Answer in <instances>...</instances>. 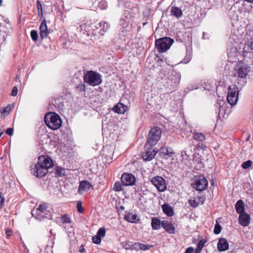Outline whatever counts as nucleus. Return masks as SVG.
Masks as SVG:
<instances>
[{
	"instance_id": "ea45409f",
	"label": "nucleus",
	"mask_w": 253,
	"mask_h": 253,
	"mask_svg": "<svg viewBox=\"0 0 253 253\" xmlns=\"http://www.w3.org/2000/svg\"><path fill=\"white\" fill-rule=\"evenodd\" d=\"M99 7L101 9H106L107 7V3L105 1H102L99 4Z\"/></svg>"
},
{
	"instance_id": "7ed1b4c3",
	"label": "nucleus",
	"mask_w": 253,
	"mask_h": 253,
	"mask_svg": "<svg viewBox=\"0 0 253 253\" xmlns=\"http://www.w3.org/2000/svg\"><path fill=\"white\" fill-rule=\"evenodd\" d=\"M162 135V130L158 126L152 127L149 130L147 140L145 146L149 145L150 147L155 145L160 140Z\"/></svg>"
},
{
	"instance_id": "4c0bfd02",
	"label": "nucleus",
	"mask_w": 253,
	"mask_h": 253,
	"mask_svg": "<svg viewBox=\"0 0 253 253\" xmlns=\"http://www.w3.org/2000/svg\"><path fill=\"white\" fill-rule=\"evenodd\" d=\"M101 237L96 235L92 237V242L96 244H98L101 242Z\"/></svg>"
},
{
	"instance_id": "49530a36",
	"label": "nucleus",
	"mask_w": 253,
	"mask_h": 253,
	"mask_svg": "<svg viewBox=\"0 0 253 253\" xmlns=\"http://www.w3.org/2000/svg\"><path fill=\"white\" fill-rule=\"evenodd\" d=\"M17 92L18 88L16 86H14L12 90L11 95H12L13 96H15L17 95Z\"/></svg>"
},
{
	"instance_id": "393cba45",
	"label": "nucleus",
	"mask_w": 253,
	"mask_h": 253,
	"mask_svg": "<svg viewBox=\"0 0 253 253\" xmlns=\"http://www.w3.org/2000/svg\"><path fill=\"white\" fill-rule=\"evenodd\" d=\"M156 155V153L154 151L152 152H146L145 154L143 156V158L145 161H150L152 160Z\"/></svg>"
},
{
	"instance_id": "72a5a7b5",
	"label": "nucleus",
	"mask_w": 253,
	"mask_h": 253,
	"mask_svg": "<svg viewBox=\"0 0 253 253\" xmlns=\"http://www.w3.org/2000/svg\"><path fill=\"white\" fill-rule=\"evenodd\" d=\"M252 161L251 160H248L242 164V167L244 169H248L249 167H250L252 165Z\"/></svg>"
},
{
	"instance_id": "a211bd4d",
	"label": "nucleus",
	"mask_w": 253,
	"mask_h": 253,
	"mask_svg": "<svg viewBox=\"0 0 253 253\" xmlns=\"http://www.w3.org/2000/svg\"><path fill=\"white\" fill-rule=\"evenodd\" d=\"M125 219L131 223H137L139 220V218L136 214H133L132 212H127L125 216Z\"/></svg>"
},
{
	"instance_id": "b1692460",
	"label": "nucleus",
	"mask_w": 253,
	"mask_h": 253,
	"mask_svg": "<svg viewBox=\"0 0 253 253\" xmlns=\"http://www.w3.org/2000/svg\"><path fill=\"white\" fill-rule=\"evenodd\" d=\"M100 33L101 35H103L104 33L106 32L109 28V25L108 23L105 22H101L99 24Z\"/></svg>"
},
{
	"instance_id": "052dcab7",
	"label": "nucleus",
	"mask_w": 253,
	"mask_h": 253,
	"mask_svg": "<svg viewBox=\"0 0 253 253\" xmlns=\"http://www.w3.org/2000/svg\"><path fill=\"white\" fill-rule=\"evenodd\" d=\"M2 0H0V6L1 5Z\"/></svg>"
},
{
	"instance_id": "dca6fc26",
	"label": "nucleus",
	"mask_w": 253,
	"mask_h": 253,
	"mask_svg": "<svg viewBox=\"0 0 253 253\" xmlns=\"http://www.w3.org/2000/svg\"><path fill=\"white\" fill-rule=\"evenodd\" d=\"M40 30L41 38L42 39L46 38L47 37L48 29L45 20H43L40 26Z\"/></svg>"
},
{
	"instance_id": "680f3d73",
	"label": "nucleus",
	"mask_w": 253,
	"mask_h": 253,
	"mask_svg": "<svg viewBox=\"0 0 253 253\" xmlns=\"http://www.w3.org/2000/svg\"><path fill=\"white\" fill-rule=\"evenodd\" d=\"M204 36H206V35H205V32H204V33H203V38L204 37Z\"/></svg>"
},
{
	"instance_id": "5fc2aeb1",
	"label": "nucleus",
	"mask_w": 253,
	"mask_h": 253,
	"mask_svg": "<svg viewBox=\"0 0 253 253\" xmlns=\"http://www.w3.org/2000/svg\"><path fill=\"white\" fill-rule=\"evenodd\" d=\"M11 232H12V231H11V230H7L6 231V234L7 236H10L11 235Z\"/></svg>"
},
{
	"instance_id": "e2e57ef3",
	"label": "nucleus",
	"mask_w": 253,
	"mask_h": 253,
	"mask_svg": "<svg viewBox=\"0 0 253 253\" xmlns=\"http://www.w3.org/2000/svg\"><path fill=\"white\" fill-rule=\"evenodd\" d=\"M204 36H206V35H205V32H204V33H203V38L204 37Z\"/></svg>"
},
{
	"instance_id": "a878e982",
	"label": "nucleus",
	"mask_w": 253,
	"mask_h": 253,
	"mask_svg": "<svg viewBox=\"0 0 253 253\" xmlns=\"http://www.w3.org/2000/svg\"><path fill=\"white\" fill-rule=\"evenodd\" d=\"M193 139L198 141H203L205 140V135L202 133L194 132L193 136Z\"/></svg>"
},
{
	"instance_id": "f8f14e48",
	"label": "nucleus",
	"mask_w": 253,
	"mask_h": 253,
	"mask_svg": "<svg viewBox=\"0 0 253 253\" xmlns=\"http://www.w3.org/2000/svg\"><path fill=\"white\" fill-rule=\"evenodd\" d=\"M47 209V207L45 204H42L39 206V208L37 209V212L39 216L38 218H40V217H46L47 218L51 217L50 214L46 215Z\"/></svg>"
},
{
	"instance_id": "2eb2a0df",
	"label": "nucleus",
	"mask_w": 253,
	"mask_h": 253,
	"mask_svg": "<svg viewBox=\"0 0 253 253\" xmlns=\"http://www.w3.org/2000/svg\"><path fill=\"white\" fill-rule=\"evenodd\" d=\"M239 222L243 226H248L250 222V216L246 213H243L239 214Z\"/></svg>"
},
{
	"instance_id": "864d4df0",
	"label": "nucleus",
	"mask_w": 253,
	"mask_h": 253,
	"mask_svg": "<svg viewBox=\"0 0 253 253\" xmlns=\"http://www.w3.org/2000/svg\"><path fill=\"white\" fill-rule=\"evenodd\" d=\"M1 194H2V193L1 192H0V201L1 204H3L4 202V198L1 197Z\"/></svg>"
},
{
	"instance_id": "5701e85b",
	"label": "nucleus",
	"mask_w": 253,
	"mask_h": 253,
	"mask_svg": "<svg viewBox=\"0 0 253 253\" xmlns=\"http://www.w3.org/2000/svg\"><path fill=\"white\" fill-rule=\"evenodd\" d=\"M161 225V222L160 220L156 218L153 217L151 220V226L153 229L158 230L160 228V225Z\"/></svg>"
},
{
	"instance_id": "39448f33",
	"label": "nucleus",
	"mask_w": 253,
	"mask_h": 253,
	"mask_svg": "<svg viewBox=\"0 0 253 253\" xmlns=\"http://www.w3.org/2000/svg\"><path fill=\"white\" fill-rule=\"evenodd\" d=\"M239 88L235 84H232L228 88L227 100L231 106L235 105L238 100Z\"/></svg>"
},
{
	"instance_id": "412c9836",
	"label": "nucleus",
	"mask_w": 253,
	"mask_h": 253,
	"mask_svg": "<svg viewBox=\"0 0 253 253\" xmlns=\"http://www.w3.org/2000/svg\"><path fill=\"white\" fill-rule=\"evenodd\" d=\"M170 13L171 15L177 18L181 17L182 15L181 9L178 7L172 6L170 9Z\"/></svg>"
},
{
	"instance_id": "4468645a",
	"label": "nucleus",
	"mask_w": 253,
	"mask_h": 253,
	"mask_svg": "<svg viewBox=\"0 0 253 253\" xmlns=\"http://www.w3.org/2000/svg\"><path fill=\"white\" fill-rule=\"evenodd\" d=\"M229 248V244L227 240L221 238L219 239L217 243V249L219 252H224L227 250Z\"/></svg>"
},
{
	"instance_id": "aec40b11",
	"label": "nucleus",
	"mask_w": 253,
	"mask_h": 253,
	"mask_svg": "<svg viewBox=\"0 0 253 253\" xmlns=\"http://www.w3.org/2000/svg\"><path fill=\"white\" fill-rule=\"evenodd\" d=\"M235 209L239 214L245 212V206L242 200H239L235 204Z\"/></svg>"
},
{
	"instance_id": "bb28decb",
	"label": "nucleus",
	"mask_w": 253,
	"mask_h": 253,
	"mask_svg": "<svg viewBox=\"0 0 253 253\" xmlns=\"http://www.w3.org/2000/svg\"><path fill=\"white\" fill-rule=\"evenodd\" d=\"M225 102L223 100L219 101L216 104V107L218 108V111L219 115L222 114L224 111V107H223Z\"/></svg>"
},
{
	"instance_id": "9b49d317",
	"label": "nucleus",
	"mask_w": 253,
	"mask_h": 253,
	"mask_svg": "<svg viewBox=\"0 0 253 253\" xmlns=\"http://www.w3.org/2000/svg\"><path fill=\"white\" fill-rule=\"evenodd\" d=\"M121 182L124 185H133L135 182V178L132 174L124 173L121 176Z\"/></svg>"
},
{
	"instance_id": "a19ab883",
	"label": "nucleus",
	"mask_w": 253,
	"mask_h": 253,
	"mask_svg": "<svg viewBox=\"0 0 253 253\" xmlns=\"http://www.w3.org/2000/svg\"><path fill=\"white\" fill-rule=\"evenodd\" d=\"M78 211L79 212L82 213L83 211V209L82 207V203L81 201H78L77 205Z\"/></svg>"
},
{
	"instance_id": "7c9ffc66",
	"label": "nucleus",
	"mask_w": 253,
	"mask_h": 253,
	"mask_svg": "<svg viewBox=\"0 0 253 253\" xmlns=\"http://www.w3.org/2000/svg\"><path fill=\"white\" fill-rule=\"evenodd\" d=\"M113 190L116 192L122 191V187L121 184L119 182H116L114 185Z\"/></svg>"
},
{
	"instance_id": "09e8293b",
	"label": "nucleus",
	"mask_w": 253,
	"mask_h": 253,
	"mask_svg": "<svg viewBox=\"0 0 253 253\" xmlns=\"http://www.w3.org/2000/svg\"><path fill=\"white\" fill-rule=\"evenodd\" d=\"M125 14L126 15V19H122L124 21H126L127 19H128L129 18H130V15L129 14V12L127 11L125 12Z\"/></svg>"
},
{
	"instance_id": "79ce46f5",
	"label": "nucleus",
	"mask_w": 253,
	"mask_h": 253,
	"mask_svg": "<svg viewBox=\"0 0 253 253\" xmlns=\"http://www.w3.org/2000/svg\"><path fill=\"white\" fill-rule=\"evenodd\" d=\"M191 57H192V55L190 53L187 54L186 56H185V58L183 59V63H188L190 61V60L191 58Z\"/></svg>"
},
{
	"instance_id": "0eeeda50",
	"label": "nucleus",
	"mask_w": 253,
	"mask_h": 253,
	"mask_svg": "<svg viewBox=\"0 0 253 253\" xmlns=\"http://www.w3.org/2000/svg\"><path fill=\"white\" fill-rule=\"evenodd\" d=\"M208 185V180L203 175H199L195 176L193 188H195L196 190L203 191L207 188Z\"/></svg>"
},
{
	"instance_id": "c756f323",
	"label": "nucleus",
	"mask_w": 253,
	"mask_h": 253,
	"mask_svg": "<svg viewBox=\"0 0 253 253\" xmlns=\"http://www.w3.org/2000/svg\"><path fill=\"white\" fill-rule=\"evenodd\" d=\"M106 233V229L104 227L100 228L97 232V235L101 238L105 236Z\"/></svg>"
},
{
	"instance_id": "a18cd8bd",
	"label": "nucleus",
	"mask_w": 253,
	"mask_h": 253,
	"mask_svg": "<svg viewBox=\"0 0 253 253\" xmlns=\"http://www.w3.org/2000/svg\"><path fill=\"white\" fill-rule=\"evenodd\" d=\"M5 133L8 135L11 136L13 135V129L11 127L8 128L5 130Z\"/></svg>"
},
{
	"instance_id": "603ef678",
	"label": "nucleus",
	"mask_w": 253,
	"mask_h": 253,
	"mask_svg": "<svg viewBox=\"0 0 253 253\" xmlns=\"http://www.w3.org/2000/svg\"><path fill=\"white\" fill-rule=\"evenodd\" d=\"M8 109V107H5V108H3L2 109V110L1 111V115H3V114L5 113L6 112H7V109Z\"/></svg>"
},
{
	"instance_id": "8fccbe9b",
	"label": "nucleus",
	"mask_w": 253,
	"mask_h": 253,
	"mask_svg": "<svg viewBox=\"0 0 253 253\" xmlns=\"http://www.w3.org/2000/svg\"><path fill=\"white\" fill-rule=\"evenodd\" d=\"M205 201V198L203 196L199 197V203H201V204H204Z\"/></svg>"
},
{
	"instance_id": "4d7b16f0",
	"label": "nucleus",
	"mask_w": 253,
	"mask_h": 253,
	"mask_svg": "<svg viewBox=\"0 0 253 253\" xmlns=\"http://www.w3.org/2000/svg\"><path fill=\"white\" fill-rule=\"evenodd\" d=\"M250 47H251V48L253 50V39H252L251 40V42H250Z\"/></svg>"
},
{
	"instance_id": "13d9d810",
	"label": "nucleus",
	"mask_w": 253,
	"mask_h": 253,
	"mask_svg": "<svg viewBox=\"0 0 253 253\" xmlns=\"http://www.w3.org/2000/svg\"><path fill=\"white\" fill-rule=\"evenodd\" d=\"M81 247H82V249H81L80 250V252L82 253H83V252H85V250L83 246H82Z\"/></svg>"
},
{
	"instance_id": "1a4fd4ad",
	"label": "nucleus",
	"mask_w": 253,
	"mask_h": 253,
	"mask_svg": "<svg viewBox=\"0 0 253 253\" xmlns=\"http://www.w3.org/2000/svg\"><path fill=\"white\" fill-rule=\"evenodd\" d=\"M180 80V78L179 75L176 74L174 76L169 77L167 82V84L166 85V88H168L170 91L176 89Z\"/></svg>"
},
{
	"instance_id": "2f4dec72",
	"label": "nucleus",
	"mask_w": 253,
	"mask_h": 253,
	"mask_svg": "<svg viewBox=\"0 0 253 253\" xmlns=\"http://www.w3.org/2000/svg\"><path fill=\"white\" fill-rule=\"evenodd\" d=\"M188 203L190 206L193 208H196L199 205V203L196 201L195 199H189L188 200Z\"/></svg>"
},
{
	"instance_id": "58836bf2",
	"label": "nucleus",
	"mask_w": 253,
	"mask_h": 253,
	"mask_svg": "<svg viewBox=\"0 0 253 253\" xmlns=\"http://www.w3.org/2000/svg\"><path fill=\"white\" fill-rule=\"evenodd\" d=\"M152 247V246L141 243L140 250H143V251H146V250H149L150 249V248Z\"/></svg>"
},
{
	"instance_id": "6e6d98bb",
	"label": "nucleus",
	"mask_w": 253,
	"mask_h": 253,
	"mask_svg": "<svg viewBox=\"0 0 253 253\" xmlns=\"http://www.w3.org/2000/svg\"><path fill=\"white\" fill-rule=\"evenodd\" d=\"M202 251V249H201L200 248H198V247H197L195 251V253H200Z\"/></svg>"
},
{
	"instance_id": "f3484780",
	"label": "nucleus",
	"mask_w": 253,
	"mask_h": 253,
	"mask_svg": "<svg viewBox=\"0 0 253 253\" xmlns=\"http://www.w3.org/2000/svg\"><path fill=\"white\" fill-rule=\"evenodd\" d=\"M161 226L169 233L173 234L175 233V227L170 222L163 221L161 222Z\"/></svg>"
},
{
	"instance_id": "de8ad7c7",
	"label": "nucleus",
	"mask_w": 253,
	"mask_h": 253,
	"mask_svg": "<svg viewBox=\"0 0 253 253\" xmlns=\"http://www.w3.org/2000/svg\"><path fill=\"white\" fill-rule=\"evenodd\" d=\"M194 249L193 247H188L185 251V253H193Z\"/></svg>"
},
{
	"instance_id": "20e7f679",
	"label": "nucleus",
	"mask_w": 253,
	"mask_h": 253,
	"mask_svg": "<svg viewBox=\"0 0 253 253\" xmlns=\"http://www.w3.org/2000/svg\"><path fill=\"white\" fill-rule=\"evenodd\" d=\"M84 81L90 85H98L102 82L101 76L96 72L89 71L84 75Z\"/></svg>"
},
{
	"instance_id": "f03ea898",
	"label": "nucleus",
	"mask_w": 253,
	"mask_h": 253,
	"mask_svg": "<svg viewBox=\"0 0 253 253\" xmlns=\"http://www.w3.org/2000/svg\"><path fill=\"white\" fill-rule=\"evenodd\" d=\"M45 125L50 128L56 130L60 127L62 121L60 116L54 112H49L44 116Z\"/></svg>"
},
{
	"instance_id": "4be33fe9",
	"label": "nucleus",
	"mask_w": 253,
	"mask_h": 253,
	"mask_svg": "<svg viewBox=\"0 0 253 253\" xmlns=\"http://www.w3.org/2000/svg\"><path fill=\"white\" fill-rule=\"evenodd\" d=\"M163 212L168 216H171L173 215V211L171 206L168 204H164L162 206Z\"/></svg>"
},
{
	"instance_id": "f704fd0d",
	"label": "nucleus",
	"mask_w": 253,
	"mask_h": 253,
	"mask_svg": "<svg viewBox=\"0 0 253 253\" xmlns=\"http://www.w3.org/2000/svg\"><path fill=\"white\" fill-rule=\"evenodd\" d=\"M221 231V227L218 223H217L214 226V233L215 234H218L220 233Z\"/></svg>"
},
{
	"instance_id": "3c124183",
	"label": "nucleus",
	"mask_w": 253,
	"mask_h": 253,
	"mask_svg": "<svg viewBox=\"0 0 253 253\" xmlns=\"http://www.w3.org/2000/svg\"><path fill=\"white\" fill-rule=\"evenodd\" d=\"M77 88L79 89L80 91H84L85 87L84 84L79 85Z\"/></svg>"
},
{
	"instance_id": "6ab92c4d",
	"label": "nucleus",
	"mask_w": 253,
	"mask_h": 253,
	"mask_svg": "<svg viewBox=\"0 0 253 253\" xmlns=\"http://www.w3.org/2000/svg\"><path fill=\"white\" fill-rule=\"evenodd\" d=\"M127 109V107L126 106L120 102L114 107L113 110L115 112L118 114H124L126 111Z\"/></svg>"
},
{
	"instance_id": "473e14b6",
	"label": "nucleus",
	"mask_w": 253,
	"mask_h": 253,
	"mask_svg": "<svg viewBox=\"0 0 253 253\" xmlns=\"http://www.w3.org/2000/svg\"><path fill=\"white\" fill-rule=\"evenodd\" d=\"M61 219L63 223H69L71 222L70 218L66 214L61 216Z\"/></svg>"
},
{
	"instance_id": "ddd939ff",
	"label": "nucleus",
	"mask_w": 253,
	"mask_h": 253,
	"mask_svg": "<svg viewBox=\"0 0 253 253\" xmlns=\"http://www.w3.org/2000/svg\"><path fill=\"white\" fill-rule=\"evenodd\" d=\"M92 186L88 181L83 180L80 182L78 192L80 194L88 191Z\"/></svg>"
},
{
	"instance_id": "6e6552de",
	"label": "nucleus",
	"mask_w": 253,
	"mask_h": 253,
	"mask_svg": "<svg viewBox=\"0 0 253 253\" xmlns=\"http://www.w3.org/2000/svg\"><path fill=\"white\" fill-rule=\"evenodd\" d=\"M152 183L157 188L158 191L164 192L166 190L167 186L165 179L161 176H155L151 179Z\"/></svg>"
},
{
	"instance_id": "cd10ccee",
	"label": "nucleus",
	"mask_w": 253,
	"mask_h": 253,
	"mask_svg": "<svg viewBox=\"0 0 253 253\" xmlns=\"http://www.w3.org/2000/svg\"><path fill=\"white\" fill-rule=\"evenodd\" d=\"M161 152L163 154L167 155L170 156L171 154H172V150L170 148L163 147L161 148Z\"/></svg>"
},
{
	"instance_id": "f257e3e1",
	"label": "nucleus",
	"mask_w": 253,
	"mask_h": 253,
	"mask_svg": "<svg viewBox=\"0 0 253 253\" xmlns=\"http://www.w3.org/2000/svg\"><path fill=\"white\" fill-rule=\"evenodd\" d=\"M53 166V162L47 156L41 155L39 157L38 162L31 167V173L37 177L44 176L48 169Z\"/></svg>"
},
{
	"instance_id": "bf43d9fd",
	"label": "nucleus",
	"mask_w": 253,
	"mask_h": 253,
	"mask_svg": "<svg viewBox=\"0 0 253 253\" xmlns=\"http://www.w3.org/2000/svg\"><path fill=\"white\" fill-rule=\"evenodd\" d=\"M2 133H3V131L2 130H0V137L2 134Z\"/></svg>"
},
{
	"instance_id": "e433bc0d",
	"label": "nucleus",
	"mask_w": 253,
	"mask_h": 253,
	"mask_svg": "<svg viewBox=\"0 0 253 253\" xmlns=\"http://www.w3.org/2000/svg\"><path fill=\"white\" fill-rule=\"evenodd\" d=\"M56 173L58 175H63L65 173V169L63 168L58 167L56 169Z\"/></svg>"
},
{
	"instance_id": "c85d7f7f",
	"label": "nucleus",
	"mask_w": 253,
	"mask_h": 253,
	"mask_svg": "<svg viewBox=\"0 0 253 253\" xmlns=\"http://www.w3.org/2000/svg\"><path fill=\"white\" fill-rule=\"evenodd\" d=\"M31 37L34 42L37 41L38 39V32L34 30H32L31 32Z\"/></svg>"
},
{
	"instance_id": "c9c22d12",
	"label": "nucleus",
	"mask_w": 253,
	"mask_h": 253,
	"mask_svg": "<svg viewBox=\"0 0 253 253\" xmlns=\"http://www.w3.org/2000/svg\"><path fill=\"white\" fill-rule=\"evenodd\" d=\"M37 8H38V12L39 15H41L42 14V5L41 2L39 1H37Z\"/></svg>"
},
{
	"instance_id": "423d86ee",
	"label": "nucleus",
	"mask_w": 253,
	"mask_h": 253,
	"mask_svg": "<svg viewBox=\"0 0 253 253\" xmlns=\"http://www.w3.org/2000/svg\"><path fill=\"white\" fill-rule=\"evenodd\" d=\"M173 42V40L170 38L164 37L156 40L155 45L157 50L160 53L167 51Z\"/></svg>"
},
{
	"instance_id": "9d476101",
	"label": "nucleus",
	"mask_w": 253,
	"mask_h": 253,
	"mask_svg": "<svg viewBox=\"0 0 253 253\" xmlns=\"http://www.w3.org/2000/svg\"><path fill=\"white\" fill-rule=\"evenodd\" d=\"M250 68L247 65H243L235 70L234 76L241 78H245L250 72Z\"/></svg>"
},
{
	"instance_id": "c03bdc74",
	"label": "nucleus",
	"mask_w": 253,
	"mask_h": 253,
	"mask_svg": "<svg viewBox=\"0 0 253 253\" xmlns=\"http://www.w3.org/2000/svg\"><path fill=\"white\" fill-rule=\"evenodd\" d=\"M140 243L136 242L132 245V247L134 249L138 250L140 249Z\"/></svg>"
},
{
	"instance_id": "37998d69",
	"label": "nucleus",
	"mask_w": 253,
	"mask_h": 253,
	"mask_svg": "<svg viewBox=\"0 0 253 253\" xmlns=\"http://www.w3.org/2000/svg\"><path fill=\"white\" fill-rule=\"evenodd\" d=\"M205 243H206V241H204V240H200V241L199 242V243H198V245H197V247H198V248H200L201 249H202H202L203 248V247H204V246H205Z\"/></svg>"
}]
</instances>
